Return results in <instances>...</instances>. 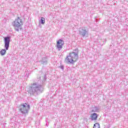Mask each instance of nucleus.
<instances>
[{
    "label": "nucleus",
    "instance_id": "4",
    "mask_svg": "<svg viewBox=\"0 0 128 128\" xmlns=\"http://www.w3.org/2000/svg\"><path fill=\"white\" fill-rule=\"evenodd\" d=\"M18 109L23 114H28L30 106L27 103L22 104L19 106Z\"/></svg>",
    "mask_w": 128,
    "mask_h": 128
},
{
    "label": "nucleus",
    "instance_id": "3",
    "mask_svg": "<svg viewBox=\"0 0 128 128\" xmlns=\"http://www.w3.org/2000/svg\"><path fill=\"white\" fill-rule=\"evenodd\" d=\"M13 26L16 32H20V30H22V26L24 24L22 20L18 17L17 18L12 22Z\"/></svg>",
    "mask_w": 128,
    "mask_h": 128
},
{
    "label": "nucleus",
    "instance_id": "2",
    "mask_svg": "<svg viewBox=\"0 0 128 128\" xmlns=\"http://www.w3.org/2000/svg\"><path fill=\"white\" fill-rule=\"evenodd\" d=\"M78 52H74L69 54L68 56L66 58L68 64H74L78 60Z\"/></svg>",
    "mask_w": 128,
    "mask_h": 128
},
{
    "label": "nucleus",
    "instance_id": "6",
    "mask_svg": "<svg viewBox=\"0 0 128 128\" xmlns=\"http://www.w3.org/2000/svg\"><path fill=\"white\" fill-rule=\"evenodd\" d=\"M64 44V41L62 40H59L57 41L56 48L58 50H60L62 48V46Z\"/></svg>",
    "mask_w": 128,
    "mask_h": 128
},
{
    "label": "nucleus",
    "instance_id": "1",
    "mask_svg": "<svg viewBox=\"0 0 128 128\" xmlns=\"http://www.w3.org/2000/svg\"><path fill=\"white\" fill-rule=\"evenodd\" d=\"M43 91L44 87H42V85L38 82H36L31 85L28 92L32 96H38L40 94H42Z\"/></svg>",
    "mask_w": 128,
    "mask_h": 128
},
{
    "label": "nucleus",
    "instance_id": "14",
    "mask_svg": "<svg viewBox=\"0 0 128 128\" xmlns=\"http://www.w3.org/2000/svg\"><path fill=\"white\" fill-rule=\"evenodd\" d=\"M60 68H61V70H64V66H60Z\"/></svg>",
    "mask_w": 128,
    "mask_h": 128
},
{
    "label": "nucleus",
    "instance_id": "12",
    "mask_svg": "<svg viewBox=\"0 0 128 128\" xmlns=\"http://www.w3.org/2000/svg\"><path fill=\"white\" fill-rule=\"evenodd\" d=\"M42 64H46V58H44L42 59Z\"/></svg>",
    "mask_w": 128,
    "mask_h": 128
},
{
    "label": "nucleus",
    "instance_id": "8",
    "mask_svg": "<svg viewBox=\"0 0 128 128\" xmlns=\"http://www.w3.org/2000/svg\"><path fill=\"white\" fill-rule=\"evenodd\" d=\"M98 118V114L96 113H94L92 114L91 120H96Z\"/></svg>",
    "mask_w": 128,
    "mask_h": 128
},
{
    "label": "nucleus",
    "instance_id": "11",
    "mask_svg": "<svg viewBox=\"0 0 128 128\" xmlns=\"http://www.w3.org/2000/svg\"><path fill=\"white\" fill-rule=\"evenodd\" d=\"M6 51L4 49H2L0 51V54L1 56H4V54H6Z\"/></svg>",
    "mask_w": 128,
    "mask_h": 128
},
{
    "label": "nucleus",
    "instance_id": "16",
    "mask_svg": "<svg viewBox=\"0 0 128 128\" xmlns=\"http://www.w3.org/2000/svg\"><path fill=\"white\" fill-rule=\"evenodd\" d=\"M44 76H46V75H44Z\"/></svg>",
    "mask_w": 128,
    "mask_h": 128
},
{
    "label": "nucleus",
    "instance_id": "7",
    "mask_svg": "<svg viewBox=\"0 0 128 128\" xmlns=\"http://www.w3.org/2000/svg\"><path fill=\"white\" fill-rule=\"evenodd\" d=\"M79 34H80L84 38V36H86V34H88V31H86V28H82L79 30Z\"/></svg>",
    "mask_w": 128,
    "mask_h": 128
},
{
    "label": "nucleus",
    "instance_id": "13",
    "mask_svg": "<svg viewBox=\"0 0 128 128\" xmlns=\"http://www.w3.org/2000/svg\"><path fill=\"white\" fill-rule=\"evenodd\" d=\"M100 128V124L98 123H96L94 124V126H93V128Z\"/></svg>",
    "mask_w": 128,
    "mask_h": 128
},
{
    "label": "nucleus",
    "instance_id": "10",
    "mask_svg": "<svg viewBox=\"0 0 128 128\" xmlns=\"http://www.w3.org/2000/svg\"><path fill=\"white\" fill-rule=\"evenodd\" d=\"M92 112H100V108L98 107H94L92 110Z\"/></svg>",
    "mask_w": 128,
    "mask_h": 128
},
{
    "label": "nucleus",
    "instance_id": "9",
    "mask_svg": "<svg viewBox=\"0 0 128 128\" xmlns=\"http://www.w3.org/2000/svg\"><path fill=\"white\" fill-rule=\"evenodd\" d=\"M39 22H40L42 24H44L46 23V18H44L42 17L39 21Z\"/></svg>",
    "mask_w": 128,
    "mask_h": 128
},
{
    "label": "nucleus",
    "instance_id": "15",
    "mask_svg": "<svg viewBox=\"0 0 128 128\" xmlns=\"http://www.w3.org/2000/svg\"><path fill=\"white\" fill-rule=\"evenodd\" d=\"M26 76H28V74L26 73Z\"/></svg>",
    "mask_w": 128,
    "mask_h": 128
},
{
    "label": "nucleus",
    "instance_id": "5",
    "mask_svg": "<svg viewBox=\"0 0 128 128\" xmlns=\"http://www.w3.org/2000/svg\"><path fill=\"white\" fill-rule=\"evenodd\" d=\"M10 37L7 36L4 38V48L6 50H8V48H10Z\"/></svg>",
    "mask_w": 128,
    "mask_h": 128
}]
</instances>
